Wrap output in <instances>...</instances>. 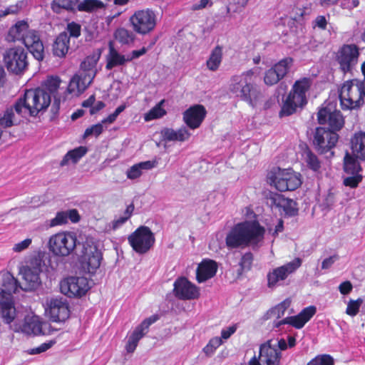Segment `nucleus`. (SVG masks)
<instances>
[{"label":"nucleus","instance_id":"obj_45","mask_svg":"<svg viewBox=\"0 0 365 365\" xmlns=\"http://www.w3.org/2000/svg\"><path fill=\"white\" fill-rule=\"evenodd\" d=\"M292 62L293 61L292 58H285L279 61L272 68L282 79L288 73L292 65Z\"/></svg>","mask_w":365,"mask_h":365},{"label":"nucleus","instance_id":"obj_2","mask_svg":"<svg viewBox=\"0 0 365 365\" xmlns=\"http://www.w3.org/2000/svg\"><path fill=\"white\" fill-rule=\"evenodd\" d=\"M17 288V281L10 273L0 274V316L6 324H11L16 317L12 293Z\"/></svg>","mask_w":365,"mask_h":365},{"label":"nucleus","instance_id":"obj_36","mask_svg":"<svg viewBox=\"0 0 365 365\" xmlns=\"http://www.w3.org/2000/svg\"><path fill=\"white\" fill-rule=\"evenodd\" d=\"M117 115H108L104 118L101 123L93 125L86 129L83 138H86L89 136H98L108 125L113 123Z\"/></svg>","mask_w":365,"mask_h":365},{"label":"nucleus","instance_id":"obj_35","mask_svg":"<svg viewBox=\"0 0 365 365\" xmlns=\"http://www.w3.org/2000/svg\"><path fill=\"white\" fill-rule=\"evenodd\" d=\"M303 163L310 170L315 173H320L322 169V162L318 156L309 148L304 150L302 153Z\"/></svg>","mask_w":365,"mask_h":365},{"label":"nucleus","instance_id":"obj_54","mask_svg":"<svg viewBox=\"0 0 365 365\" xmlns=\"http://www.w3.org/2000/svg\"><path fill=\"white\" fill-rule=\"evenodd\" d=\"M281 79V77L278 75V73H277L273 68H271L264 73V81L265 84L268 86H273L277 83Z\"/></svg>","mask_w":365,"mask_h":365},{"label":"nucleus","instance_id":"obj_60","mask_svg":"<svg viewBox=\"0 0 365 365\" xmlns=\"http://www.w3.org/2000/svg\"><path fill=\"white\" fill-rule=\"evenodd\" d=\"M249 0H230V6H235L234 11L237 12L241 11L247 4Z\"/></svg>","mask_w":365,"mask_h":365},{"label":"nucleus","instance_id":"obj_51","mask_svg":"<svg viewBox=\"0 0 365 365\" xmlns=\"http://www.w3.org/2000/svg\"><path fill=\"white\" fill-rule=\"evenodd\" d=\"M22 122V120L17 119L15 115H0V127L2 128H10Z\"/></svg>","mask_w":365,"mask_h":365},{"label":"nucleus","instance_id":"obj_17","mask_svg":"<svg viewBox=\"0 0 365 365\" xmlns=\"http://www.w3.org/2000/svg\"><path fill=\"white\" fill-rule=\"evenodd\" d=\"M359 55V49L354 44H346L341 47L336 56L340 69L344 73L351 71L358 62Z\"/></svg>","mask_w":365,"mask_h":365},{"label":"nucleus","instance_id":"obj_47","mask_svg":"<svg viewBox=\"0 0 365 365\" xmlns=\"http://www.w3.org/2000/svg\"><path fill=\"white\" fill-rule=\"evenodd\" d=\"M133 210L134 205L132 204L129 205L124 212V215L112 222V229L116 230L123 225L130 217Z\"/></svg>","mask_w":365,"mask_h":365},{"label":"nucleus","instance_id":"obj_7","mask_svg":"<svg viewBox=\"0 0 365 365\" xmlns=\"http://www.w3.org/2000/svg\"><path fill=\"white\" fill-rule=\"evenodd\" d=\"M365 96L361 81L353 79L346 81L341 88L339 99L343 110H354L364 104Z\"/></svg>","mask_w":365,"mask_h":365},{"label":"nucleus","instance_id":"obj_28","mask_svg":"<svg viewBox=\"0 0 365 365\" xmlns=\"http://www.w3.org/2000/svg\"><path fill=\"white\" fill-rule=\"evenodd\" d=\"M20 330L27 335H38L41 333V322L38 316L29 314L25 317Z\"/></svg>","mask_w":365,"mask_h":365},{"label":"nucleus","instance_id":"obj_21","mask_svg":"<svg viewBox=\"0 0 365 365\" xmlns=\"http://www.w3.org/2000/svg\"><path fill=\"white\" fill-rule=\"evenodd\" d=\"M174 294L182 300H192L199 298L200 289L185 277L178 278L174 283Z\"/></svg>","mask_w":365,"mask_h":365},{"label":"nucleus","instance_id":"obj_29","mask_svg":"<svg viewBox=\"0 0 365 365\" xmlns=\"http://www.w3.org/2000/svg\"><path fill=\"white\" fill-rule=\"evenodd\" d=\"M71 48L70 38L67 32L61 33L53 45V53L58 57H64Z\"/></svg>","mask_w":365,"mask_h":365},{"label":"nucleus","instance_id":"obj_50","mask_svg":"<svg viewBox=\"0 0 365 365\" xmlns=\"http://www.w3.org/2000/svg\"><path fill=\"white\" fill-rule=\"evenodd\" d=\"M205 115H183V121L191 129L198 128L204 120Z\"/></svg>","mask_w":365,"mask_h":365},{"label":"nucleus","instance_id":"obj_11","mask_svg":"<svg viewBox=\"0 0 365 365\" xmlns=\"http://www.w3.org/2000/svg\"><path fill=\"white\" fill-rule=\"evenodd\" d=\"M339 140V135L331 130L323 127L317 128L314 134L313 145L315 149L321 154L329 153L334 155L333 148Z\"/></svg>","mask_w":365,"mask_h":365},{"label":"nucleus","instance_id":"obj_46","mask_svg":"<svg viewBox=\"0 0 365 365\" xmlns=\"http://www.w3.org/2000/svg\"><path fill=\"white\" fill-rule=\"evenodd\" d=\"M103 4L98 0H84L81 3H78L77 9L79 11L91 12L98 9L102 8Z\"/></svg>","mask_w":365,"mask_h":365},{"label":"nucleus","instance_id":"obj_38","mask_svg":"<svg viewBox=\"0 0 365 365\" xmlns=\"http://www.w3.org/2000/svg\"><path fill=\"white\" fill-rule=\"evenodd\" d=\"M222 60V49L220 46H216L211 52L208 59L206 62V66L208 70L211 71H216Z\"/></svg>","mask_w":365,"mask_h":365},{"label":"nucleus","instance_id":"obj_33","mask_svg":"<svg viewBox=\"0 0 365 365\" xmlns=\"http://www.w3.org/2000/svg\"><path fill=\"white\" fill-rule=\"evenodd\" d=\"M318 121L322 125H327V130L334 132L339 130L344 125L343 115H318Z\"/></svg>","mask_w":365,"mask_h":365},{"label":"nucleus","instance_id":"obj_14","mask_svg":"<svg viewBox=\"0 0 365 365\" xmlns=\"http://www.w3.org/2000/svg\"><path fill=\"white\" fill-rule=\"evenodd\" d=\"M281 351L272 344V339H269L260 345L258 357L255 356L250 361V365H279Z\"/></svg>","mask_w":365,"mask_h":365},{"label":"nucleus","instance_id":"obj_56","mask_svg":"<svg viewBox=\"0 0 365 365\" xmlns=\"http://www.w3.org/2000/svg\"><path fill=\"white\" fill-rule=\"evenodd\" d=\"M81 26L80 24L71 22L67 24L66 31L70 38H78L81 36Z\"/></svg>","mask_w":365,"mask_h":365},{"label":"nucleus","instance_id":"obj_31","mask_svg":"<svg viewBox=\"0 0 365 365\" xmlns=\"http://www.w3.org/2000/svg\"><path fill=\"white\" fill-rule=\"evenodd\" d=\"M156 160H148L137 163L130 167L126 172L128 179L134 180L141 176L144 170H148L157 166Z\"/></svg>","mask_w":365,"mask_h":365},{"label":"nucleus","instance_id":"obj_59","mask_svg":"<svg viewBox=\"0 0 365 365\" xmlns=\"http://www.w3.org/2000/svg\"><path fill=\"white\" fill-rule=\"evenodd\" d=\"M183 114H206V110L203 106L196 104L187 108Z\"/></svg>","mask_w":365,"mask_h":365},{"label":"nucleus","instance_id":"obj_22","mask_svg":"<svg viewBox=\"0 0 365 365\" xmlns=\"http://www.w3.org/2000/svg\"><path fill=\"white\" fill-rule=\"evenodd\" d=\"M158 319V316L153 315L144 319L140 324H139L129 336L125 349L128 353H133L136 349L138 341L142 339L148 332L149 327Z\"/></svg>","mask_w":365,"mask_h":365},{"label":"nucleus","instance_id":"obj_48","mask_svg":"<svg viewBox=\"0 0 365 365\" xmlns=\"http://www.w3.org/2000/svg\"><path fill=\"white\" fill-rule=\"evenodd\" d=\"M222 344V340L220 337L215 336L212 338L208 344L203 348V352L207 356L213 354L217 347Z\"/></svg>","mask_w":365,"mask_h":365},{"label":"nucleus","instance_id":"obj_3","mask_svg":"<svg viewBox=\"0 0 365 365\" xmlns=\"http://www.w3.org/2000/svg\"><path fill=\"white\" fill-rule=\"evenodd\" d=\"M99 54L87 56L81 63L78 72L73 76L67 87V91L73 96H78L92 83L97 73V63Z\"/></svg>","mask_w":365,"mask_h":365},{"label":"nucleus","instance_id":"obj_64","mask_svg":"<svg viewBox=\"0 0 365 365\" xmlns=\"http://www.w3.org/2000/svg\"><path fill=\"white\" fill-rule=\"evenodd\" d=\"M66 212L67 219H70L72 222H78L80 220V215L76 209H72Z\"/></svg>","mask_w":365,"mask_h":365},{"label":"nucleus","instance_id":"obj_40","mask_svg":"<svg viewBox=\"0 0 365 365\" xmlns=\"http://www.w3.org/2000/svg\"><path fill=\"white\" fill-rule=\"evenodd\" d=\"M344 170L347 174H356L361 170L356 158L351 155L348 152L346 153L344 158Z\"/></svg>","mask_w":365,"mask_h":365},{"label":"nucleus","instance_id":"obj_62","mask_svg":"<svg viewBox=\"0 0 365 365\" xmlns=\"http://www.w3.org/2000/svg\"><path fill=\"white\" fill-rule=\"evenodd\" d=\"M165 103V100L160 101L154 108H153L149 113L147 114H166V110L163 108V105Z\"/></svg>","mask_w":365,"mask_h":365},{"label":"nucleus","instance_id":"obj_44","mask_svg":"<svg viewBox=\"0 0 365 365\" xmlns=\"http://www.w3.org/2000/svg\"><path fill=\"white\" fill-rule=\"evenodd\" d=\"M82 106L84 108H89L91 114H95L105 107V103L101 101H96L95 96L92 95L82 103Z\"/></svg>","mask_w":365,"mask_h":365},{"label":"nucleus","instance_id":"obj_26","mask_svg":"<svg viewBox=\"0 0 365 365\" xmlns=\"http://www.w3.org/2000/svg\"><path fill=\"white\" fill-rule=\"evenodd\" d=\"M24 44L29 49L35 58L38 61L43 58V45L36 31H31L29 34Z\"/></svg>","mask_w":365,"mask_h":365},{"label":"nucleus","instance_id":"obj_39","mask_svg":"<svg viewBox=\"0 0 365 365\" xmlns=\"http://www.w3.org/2000/svg\"><path fill=\"white\" fill-rule=\"evenodd\" d=\"M78 0H53L51 9L53 12L60 14L63 10L72 11L77 8Z\"/></svg>","mask_w":365,"mask_h":365},{"label":"nucleus","instance_id":"obj_30","mask_svg":"<svg viewBox=\"0 0 365 365\" xmlns=\"http://www.w3.org/2000/svg\"><path fill=\"white\" fill-rule=\"evenodd\" d=\"M161 136L165 141L183 142L188 140L190 133L185 128H180L178 130L166 128L161 130Z\"/></svg>","mask_w":365,"mask_h":365},{"label":"nucleus","instance_id":"obj_25","mask_svg":"<svg viewBox=\"0 0 365 365\" xmlns=\"http://www.w3.org/2000/svg\"><path fill=\"white\" fill-rule=\"evenodd\" d=\"M217 264L212 259H204L199 264L196 270V279L202 283L212 278L217 270Z\"/></svg>","mask_w":365,"mask_h":365},{"label":"nucleus","instance_id":"obj_19","mask_svg":"<svg viewBox=\"0 0 365 365\" xmlns=\"http://www.w3.org/2000/svg\"><path fill=\"white\" fill-rule=\"evenodd\" d=\"M302 264L300 258H295L281 267L274 269L267 274V285L269 288L275 287L279 281H283L287 277L294 272Z\"/></svg>","mask_w":365,"mask_h":365},{"label":"nucleus","instance_id":"obj_63","mask_svg":"<svg viewBox=\"0 0 365 365\" xmlns=\"http://www.w3.org/2000/svg\"><path fill=\"white\" fill-rule=\"evenodd\" d=\"M352 284L349 281L342 282L339 287V292L342 294H348L352 290Z\"/></svg>","mask_w":365,"mask_h":365},{"label":"nucleus","instance_id":"obj_9","mask_svg":"<svg viewBox=\"0 0 365 365\" xmlns=\"http://www.w3.org/2000/svg\"><path fill=\"white\" fill-rule=\"evenodd\" d=\"M300 175L291 170L276 168L268 175L270 185L280 192L294 190L302 184Z\"/></svg>","mask_w":365,"mask_h":365},{"label":"nucleus","instance_id":"obj_12","mask_svg":"<svg viewBox=\"0 0 365 365\" xmlns=\"http://www.w3.org/2000/svg\"><path fill=\"white\" fill-rule=\"evenodd\" d=\"M128 240L133 249L139 254L146 253L155 243L154 234L146 226L138 227Z\"/></svg>","mask_w":365,"mask_h":365},{"label":"nucleus","instance_id":"obj_43","mask_svg":"<svg viewBox=\"0 0 365 365\" xmlns=\"http://www.w3.org/2000/svg\"><path fill=\"white\" fill-rule=\"evenodd\" d=\"M115 38L122 44H129L133 43L135 39V35L133 31H128L124 28L118 29L114 34Z\"/></svg>","mask_w":365,"mask_h":365},{"label":"nucleus","instance_id":"obj_57","mask_svg":"<svg viewBox=\"0 0 365 365\" xmlns=\"http://www.w3.org/2000/svg\"><path fill=\"white\" fill-rule=\"evenodd\" d=\"M350 175V177H348L344 180V184L346 186L356 187L359 183V182H361V180H362V176L359 173Z\"/></svg>","mask_w":365,"mask_h":365},{"label":"nucleus","instance_id":"obj_8","mask_svg":"<svg viewBox=\"0 0 365 365\" xmlns=\"http://www.w3.org/2000/svg\"><path fill=\"white\" fill-rule=\"evenodd\" d=\"M77 237L74 232L63 231L52 235L48 242L49 251L56 257H68L76 250Z\"/></svg>","mask_w":365,"mask_h":365},{"label":"nucleus","instance_id":"obj_32","mask_svg":"<svg viewBox=\"0 0 365 365\" xmlns=\"http://www.w3.org/2000/svg\"><path fill=\"white\" fill-rule=\"evenodd\" d=\"M128 56H125L118 53L113 47V43H109V53L107 56L106 68L110 70L112 68L125 64L130 61Z\"/></svg>","mask_w":365,"mask_h":365},{"label":"nucleus","instance_id":"obj_4","mask_svg":"<svg viewBox=\"0 0 365 365\" xmlns=\"http://www.w3.org/2000/svg\"><path fill=\"white\" fill-rule=\"evenodd\" d=\"M50 103V95L44 89L38 88L26 91L24 97L15 103L14 108L17 113L38 114L46 111Z\"/></svg>","mask_w":365,"mask_h":365},{"label":"nucleus","instance_id":"obj_13","mask_svg":"<svg viewBox=\"0 0 365 365\" xmlns=\"http://www.w3.org/2000/svg\"><path fill=\"white\" fill-rule=\"evenodd\" d=\"M60 290L68 297H82L90 289L88 279L83 277H69L63 279L60 282Z\"/></svg>","mask_w":365,"mask_h":365},{"label":"nucleus","instance_id":"obj_23","mask_svg":"<svg viewBox=\"0 0 365 365\" xmlns=\"http://www.w3.org/2000/svg\"><path fill=\"white\" fill-rule=\"evenodd\" d=\"M268 203L271 207H275L283 211L287 216H295L298 213L297 202L293 200L284 197L277 193H272L268 198Z\"/></svg>","mask_w":365,"mask_h":365},{"label":"nucleus","instance_id":"obj_10","mask_svg":"<svg viewBox=\"0 0 365 365\" xmlns=\"http://www.w3.org/2000/svg\"><path fill=\"white\" fill-rule=\"evenodd\" d=\"M44 265L41 253L31 257L25 265L21 267L19 274L26 283V289H35L41 284L40 274Z\"/></svg>","mask_w":365,"mask_h":365},{"label":"nucleus","instance_id":"obj_58","mask_svg":"<svg viewBox=\"0 0 365 365\" xmlns=\"http://www.w3.org/2000/svg\"><path fill=\"white\" fill-rule=\"evenodd\" d=\"M31 243L32 240L31 238H26L21 242L14 244L12 247V250L14 252H21L28 249L29 246L31 245Z\"/></svg>","mask_w":365,"mask_h":365},{"label":"nucleus","instance_id":"obj_61","mask_svg":"<svg viewBox=\"0 0 365 365\" xmlns=\"http://www.w3.org/2000/svg\"><path fill=\"white\" fill-rule=\"evenodd\" d=\"M53 342H52V341H50L48 343H43L41 345H40L39 346L31 349L30 354H37L44 352L46 350H48L49 348H51L53 346Z\"/></svg>","mask_w":365,"mask_h":365},{"label":"nucleus","instance_id":"obj_53","mask_svg":"<svg viewBox=\"0 0 365 365\" xmlns=\"http://www.w3.org/2000/svg\"><path fill=\"white\" fill-rule=\"evenodd\" d=\"M68 222L67 215L66 211L58 212L53 219L50 220L48 225L50 227L60 226L65 225Z\"/></svg>","mask_w":365,"mask_h":365},{"label":"nucleus","instance_id":"obj_16","mask_svg":"<svg viewBox=\"0 0 365 365\" xmlns=\"http://www.w3.org/2000/svg\"><path fill=\"white\" fill-rule=\"evenodd\" d=\"M4 61L7 69L16 74L22 73L28 66L27 53L22 48H13L6 51Z\"/></svg>","mask_w":365,"mask_h":365},{"label":"nucleus","instance_id":"obj_37","mask_svg":"<svg viewBox=\"0 0 365 365\" xmlns=\"http://www.w3.org/2000/svg\"><path fill=\"white\" fill-rule=\"evenodd\" d=\"M351 150L357 157L365 159V133H358L351 138Z\"/></svg>","mask_w":365,"mask_h":365},{"label":"nucleus","instance_id":"obj_20","mask_svg":"<svg viewBox=\"0 0 365 365\" xmlns=\"http://www.w3.org/2000/svg\"><path fill=\"white\" fill-rule=\"evenodd\" d=\"M83 267L89 273H94L99 268L102 253L93 242H86L83 247Z\"/></svg>","mask_w":365,"mask_h":365},{"label":"nucleus","instance_id":"obj_34","mask_svg":"<svg viewBox=\"0 0 365 365\" xmlns=\"http://www.w3.org/2000/svg\"><path fill=\"white\" fill-rule=\"evenodd\" d=\"M87 152L88 148L86 146H79L68 151L61 161L60 166L64 167L71 163H77L79 160L86 154Z\"/></svg>","mask_w":365,"mask_h":365},{"label":"nucleus","instance_id":"obj_41","mask_svg":"<svg viewBox=\"0 0 365 365\" xmlns=\"http://www.w3.org/2000/svg\"><path fill=\"white\" fill-rule=\"evenodd\" d=\"M290 305L289 300H284L276 307L269 309L266 314L267 319H278L284 315L285 311Z\"/></svg>","mask_w":365,"mask_h":365},{"label":"nucleus","instance_id":"obj_42","mask_svg":"<svg viewBox=\"0 0 365 365\" xmlns=\"http://www.w3.org/2000/svg\"><path fill=\"white\" fill-rule=\"evenodd\" d=\"M61 80L58 77H49L41 85L39 88L44 89L46 93L55 95L60 87Z\"/></svg>","mask_w":365,"mask_h":365},{"label":"nucleus","instance_id":"obj_52","mask_svg":"<svg viewBox=\"0 0 365 365\" xmlns=\"http://www.w3.org/2000/svg\"><path fill=\"white\" fill-rule=\"evenodd\" d=\"M253 258V255L250 252H246L242 257L240 262V272H239V274H241L243 272L249 271L251 269Z\"/></svg>","mask_w":365,"mask_h":365},{"label":"nucleus","instance_id":"obj_24","mask_svg":"<svg viewBox=\"0 0 365 365\" xmlns=\"http://www.w3.org/2000/svg\"><path fill=\"white\" fill-rule=\"evenodd\" d=\"M317 308L309 306L304 308L299 314L294 317H287L278 322H274L273 327H279L282 324H289L297 329H301L315 314Z\"/></svg>","mask_w":365,"mask_h":365},{"label":"nucleus","instance_id":"obj_55","mask_svg":"<svg viewBox=\"0 0 365 365\" xmlns=\"http://www.w3.org/2000/svg\"><path fill=\"white\" fill-rule=\"evenodd\" d=\"M307 365H334V359L329 355H321L311 360Z\"/></svg>","mask_w":365,"mask_h":365},{"label":"nucleus","instance_id":"obj_49","mask_svg":"<svg viewBox=\"0 0 365 365\" xmlns=\"http://www.w3.org/2000/svg\"><path fill=\"white\" fill-rule=\"evenodd\" d=\"M362 303L363 299L361 298H359L356 300L350 299L347 303L346 314L351 317L356 316L359 313Z\"/></svg>","mask_w":365,"mask_h":365},{"label":"nucleus","instance_id":"obj_18","mask_svg":"<svg viewBox=\"0 0 365 365\" xmlns=\"http://www.w3.org/2000/svg\"><path fill=\"white\" fill-rule=\"evenodd\" d=\"M46 312L53 322H64L70 316L67 301L60 297L47 300Z\"/></svg>","mask_w":365,"mask_h":365},{"label":"nucleus","instance_id":"obj_5","mask_svg":"<svg viewBox=\"0 0 365 365\" xmlns=\"http://www.w3.org/2000/svg\"><path fill=\"white\" fill-rule=\"evenodd\" d=\"M253 73V71L250 70L241 75L233 76L230 81L229 90L234 94L240 95L244 100L248 101L252 106H257L262 98V93L249 81L251 79Z\"/></svg>","mask_w":365,"mask_h":365},{"label":"nucleus","instance_id":"obj_27","mask_svg":"<svg viewBox=\"0 0 365 365\" xmlns=\"http://www.w3.org/2000/svg\"><path fill=\"white\" fill-rule=\"evenodd\" d=\"M34 30H29L27 22L21 21L17 22L9 31L7 36L8 41H20L23 43H25V38L29 36V34Z\"/></svg>","mask_w":365,"mask_h":365},{"label":"nucleus","instance_id":"obj_15","mask_svg":"<svg viewBox=\"0 0 365 365\" xmlns=\"http://www.w3.org/2000/svg\"><path fill=\"white\" fill-rule=\"evenodd\" d=\"M133 30L140 34H146L153 30L156 25V16L150 9L135 11L130 18Z\"/></svg>","mask_w":365,"mask_h":365},{"label":"nucleus","instance_id":"obj_1","mask_svg":"<svg viewBox=\"0 0 365 365\" xmlns=\"http://www.w3.org/2000/svg\"><path fill=\"white\" fill-rule=\"evenodd\" d=\"M265 230L256 221H246L235 225L227 233L225 243L229 249L261 247Z\"/></svg>","mask_w":365,"mask_h":365},{"label":"nucleus","instance_id":"obj_6","mask_svg":"<svg viewBox=\"0 0 365 365\" xmlns=\"http://www.w3.org/2000/svg\"><path fill=\"white\" fill-rule=\"evenodd\" d=\"M310 85V80L307 78L297 81L287 96L279 114L300 113L307 103L306 93Z\"/></svg>","mask_w":365,"mask_h":365}]
</instances>
